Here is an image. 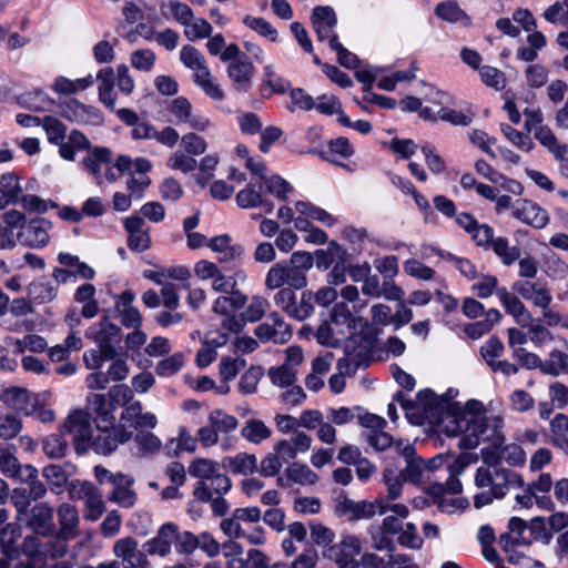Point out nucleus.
Instances as JSON below:
<instances>
[{
  "mask_svg": "<svg viewBox=\"0 0 568 568\" xmlns=\"http://www.w3.org/2000/svg\"><path fill=\"white\" fill-rule=\"evenodd\" d=\"M474 483L477 488H487L474 496L476 508L489 505L495 498H503L510 488L524 486V479L517 471L511 469H495L493 471L487 467L476 469Z\"/></svg>",
  "mask_w": 568,
  "mask_h": 568,
  "instance_id": "f257e3e1",
  "label": "nucleus"
},
{
  "mask_svg": "<svg viewBox=\"0 0 568 568\" xmlns=\"http://www.w3.org/2000/svg\"><path fill=\"white\" fill-rule=\"evenodd\" d=\"M476 459L477 457L474 454H460L453 463L448 464L447 473L449 477L446 483H436L428 487L427 493L434 496V503L438 505L440 511L453 514L465 507L464 499L447 496L446 494L455 495L462 491L463 486L459 476Z\"/></svg>",
  "mask_w": 568,
  "mask_h": 568,
  "instance_id": "f03ea898",
  "label": "nucleus"
},
{
  "mask_svg": "<svg viewBox=\"0 0 568 568\" xmlns=\"http://www.w3.org/2000/svg\"><path fill=\"white\" fill-rule=\"evenodd\" d=\"M504 419L499 415L474 416L470 433L463 436L458 446L463 449H474L481 442H487L493 448L501 447L505 443Z\"/></svg>",
  "mask_w": 568,
  "mask_h": 568,
  "instance_id": "7ed1b4c3",
  "label": "nucleus"
},
{
  "mask_svg": "<svg viewBox=\"0 0 568 568\" xmlns=\"http://www.w3.org/2000/svg\"><path fill=\"white\" fill-rule=\"evenodd\" d=\"M456 406L445 396H438L430 389L420 390L417 399L410 408L416 409V424L428 423L433 426H439L447 413Z\"/></svg>",
  "mask_w": 568,
  "mask_h": 568,
  "instance_id": "20e7f679",
  "label": "nucleus"
},
{
  "mask_svg": "<svg viewBox=\"0 0 568 568\" xmlns=\"http://www.w3.org/2000/svg\"><path fill=\"white\" fill-rule=\"evenodd\" d=\"M57 517L59 529L52 557H63L68 552L67 542L80 536V516L73 505L63 503L57 509Z\"/></svg>",
  "mask_w": 568,
  "mask_h": 568,
  "instance_id": "39448f33",
  "label": "nucleus"
},
{
  "mask_svg": "<svg viewBox=\"0 0 568 568\" xmlns=\"http://www.w3.org/2000/svg\"><path fill=\"white\" fill-rule=\"evenodd\" d=\"M62 435H72V443L78 454H84L90 449V438L93 429L91 416L83 409L71 412L60 427Z\"/></svg>",
  "mask_w": 568,
  "mask_h": 568,
  "instance_id": "423d86ee",
  "label": "nucleus"
},
{
  "mask_svg": "<svg viewBox=\"0 0 568 568\" xmlns=\"http://www.w3.org/2000/svg\"><path fill=\"white\" fill-rule=\"evenodd\" d=\"M166 111L173 118L176 125H184L187 129L201 132L210 126V120L197 113L185 97L170 100L166 104Z\"/></svg>",
  "mask_w": 568,
  "mask_h": 568,
  "instance_id": "0eeeda50",
  "label": "nucleus"
},
{
  "mask_svg": "<svg viewBox=\"0 0 568 568\" xmlns=\"http://www.w3.org/2000/svg\"><path fill=\"white\" fill-rule=\"evenodd\" d=\"M295 287H285L278 290L274 295V303L277 307L282 308L290 317L297 321H304L313 313L312 293L303 292L301 300L297 302Z\"/></svg>",
  "mask_w": 568,
  "mask_h": 568,
  "instance_id": "6e6552de",
  "label": "nucleus"
},
{
  "mask_svg": "<svg viewBox=\"0 0 568 568\" xmlns=\"http://www.w3.org/2000/svg\"><path fill=\"white\" fill-rule=\"evenodd\" d=\"M97 429L98 435H92L90 438V448L104 456L112 454L119 445L125 444L132 437V433L124 425H113L110 428L97 427Z\"/></svg>",
  "mask_w": 568,
  "mask_h": 568,
  "instance_id": "1a4fd4ad",
  "label": "nucleus"
},
{
  "mask_svg": "<svg viewBox=\"0 0 568 568\" xmlns=\"http://www.w3.org/2000/svg\"><path fill=\"white\" fill-rule=\"evenodd\" d=\"M247 296L242 292H232L231 294H224L219 296L212 306V311L215 314L224 315L222 326L230 332H239L241 324L235 316V311L241 310L245 306Z\"/></svg>",
  "mask_w": 568,
  "mask_h": 568,
  "instance_id": "9d476101",
  "label": "nucleus"
},
{
  "mask_svg": "<svg viewBox=\"0 0 568 568\" xmlns=\"http://www.w3.org/2000/svg\"><path fill=\"white\" fill-rule=\"evenodd\" d=\"M85 336L92 339L101 349H104V354L116 355V344L121 341V328L111 323L108 317H103L99 323L91 326Z\"/></svg>",
  "mask_w": 568,
  "mask_h": 568,
  "instance_id": "9b49d317",
  "label": "nucleus"
},
{
  "mask_svg": "<svg viewBox=\"0 0 568 568\" xmlns=\"http://www.w3.org/2000/svg\"><path fill=\"white\" fill-rule=\"evenodd\" d=\"M527 528V523L519 517H511L508 523V531L499 537V544L503 550L507 554V559L510 564L516 565L514 548L518 546H529L532 544Z\"/></svg>",
  "mask_w": 568,
  "mask_h": 568,
  "instance_id": "f8f14e48",
  "label": "nucleus"
},
{
  "mask_svg": "<svg viewBox=\"0 0 568 568\" xmlns=\"http://www.w3.org/2000/svg\"><path fill=\"white\" fill-rule=\"evenodd\" d=\"M112 550L122 568H146L149 566L146 554L139 548V541L133 537L128 536L115 540Z\"/></svg>",
  "mask_w": 568,
  "mask_h": 568,
  "instance_id": "ddd939ff",
  "label": "nucleus"
},
{
  "mask_svg": "<svg viewBox=\"0 0 568 568\" xmlns=\"http://www.w3.org/2000/svg\"><path fill=\"white\" fill-rule=\"evenodd\" d=\"M219 470V464L207 458H196L189 465L187 471L192 477L199 478L193 489L195 499L202 503L211 500L207 478L212 477Z\"/></svg>",
  "mask_w": 568,
  "mask_h": 568,
  "instance_id": "4468645a",
  "label": "nucleus"
},
{
  "mask_svg": "<svg viewBox=\"0 0 568 568\" xmlns=\"http://www.w3.org/2000/svg\"><path fill=\"white\" fill-rule=\"evenodd\" d=\"M337 511L341 515H348L351 520L369 519L376 514L379 516L385 515L387 513V503L383 499L355 501L345 497L338 501Z\"/></svg>",
  "mask_w": 568,
  "mask_h": 568,
  "instance_id": "2eb2a0df",
  "label": "nucleus"
},
{
  "mask_svg": "<svg viewBox=\"0 0 568 568\" xmlns=\"http://www.w3.org/2000/svg\"><path fill=\"white\" fill-rule=\"evenodd\" d=\"M60 109L61 115L71 122L92 125H100L103 122V115L99 109L77 99L67 100Z\"/></svg>",
  "mask_w": 568,
  "mask_h": 568,
  "instance_id": "dca6fc26",
  "label": "nucleus"
},
{
  "mask_svg": "<svg viewBox=\"0 0 568 568\" xmlns=\"http://www.w3.org/2000/svg\"><path fill=\"white\" fill-rule=\"evenodd\" d=\"M124 229L128 233V246L135 252L146 251L151 245L150 231L145 229L142 216L132 215L124 219Z\"/></svg>",
  "mask_w": 568,
  "mask_h": 568,
  "instance_id": "f3484780",
  "label": "nucleus"
},
{
  "mask_svg": "<svg viewBox=\"0 0 568 568\" xmlns=\"http://www.w3.org/2000/svg\"><path fill=\"white\" fill-rule=\"evenodd\" d=\"M513 216L535 229H542L549 222L548 213L527 200H518L513 206Z\"/></svg>",
  "mask_w": 568,
  "mask_h": 568,
  "instance_id": "a211bd4d",
  "label": "nucleus"
},
{
  "mask_svg": "<svg viewBox=\"0 0 568 568\" xmlns=\"http://www.w3.org/2000/svg\"><path fill=\"white\" fill-rule=\"evenodd\" d=\"M264 285L271 291L291 286L296 290L304 288L284 261L277 262L270 267L265 275Z\"/></svg>",
  "mask_w": 568,
  "mask_h": 568,
  "instance_id": "6ab92c4d",
  "label": "nucleus"
},
{
  "mask_svg": "<svg viewBox=\"0 0 568 568\" xmlns=\"http://www.w3.org/2000/svg\"><path fill=\"white\" fill-rule=\"evenodd\" d=\"M179 538V527L175 524L162 525L154 538L146 542V550L150 555L166 556L171 552L172 544Z\"/></svg>",
  "mask_w": 568,
  "mask_h": 568,
  "instance_id": "aec40b11",
  "label": "nucleus"
},
{
  "mask_svg": "<svg viewBox=\"0 0 568 568\" xmlns=\"http://www.w3.org/2000/svg\"><path fill=\"white\" fill-rule=\"evenodd\" d=\"M88 402L94 413V423L97 427L110 428L116 424L114 415L115 405L108 399L105 394H91Z\"/></svg>",
  "mask_w": 568,
  "mask_h": 568,
  "instance_id": "412c9836",
  "label": "nucleus"
},
{
  "mask_svg": "<svg viewBox=\"0 0 568 568\" xmlns=\"http://www.w3.org/2000/svg\"><path fill=\"white\" fill-rule=\"evenodd\" d=\"M473 417L469 414L457 409L456 406L447 413L440 423V432L448 436H467L470 433V425H473Z\"/></svg>",
  "mask_w": 568,
  "mask_h": 568,
  "instance_id": "4be33fe9",
  "label": "nucleus"
},
{
  "mask_svg": "<svg viewBox=\"0 0 568 568\" xmlns=\"http://www.w3.org/2000/svg\"><path fill=\"white\" fill-rule=\"evenodd\" d=\"M52 223L43 217L31 220L21 232L24 243L32 247H44L50 240L49 231Z\"/></svg>",
  "mask_w": 568,
  "mask_h": 568,
  "instance_id": "5701e85b",
  "label": "nucleus"
},
{
  "mask_svg": "<svg viewBox=\"0 0 568 568\" xmlns=\"http://www.w3.org/2000/svg\"><path fill=\"white\" fill-rule=\"evenodd\" d=\"M254 67L247 59H237L227 67V75L233 82L234 90L237 92H247L252 87Z\"/></svg>",
  "mask_w": 568,
  "mask_h": 568,
  "instance_id": "b1692460",
  "label": "nucleus"
},
{
  "mask_svg": "<svg viewBox=\"0 0 568 568\" xmlns=\"http://www.w3.org/2000/svg\"><path fill=\"white\" fill-rule=\"evenodd\" d=\"M497 296L506 312L515 318L517 324L525 327L532 322L529 311L517 295L509 292L506 287H500L497 290Z\"/></svg>",
  "mask_w": 568,
  "mask_h": 568,
  "instance_id": "393cba45",
  "label": "nucleus"
},
{
  "mask_svg": "<svg viewBox=\"0 0 568 568\" xmlns=\"http://www.w3.org/2000/svg\"><path fill=\"white\" fill-rule=\"evenodd\" d=\"M361 547L358 540L353 537L343 539L339 545L331 549V557L339 568H358L359 564L355 560L359 555Z\"/></svg>",
  "mask_w": 568,
  "mask_h": 568,
  "instance_id": "a878e982",
  "label": "nucleus"
},
{
  "mask_svg": "<svg viewBox=\"0 0 568 568\" xmlns=\"http://www.w3.org/2000/svg\"><path fill=\"white\" fill-rule=\"evenodd\" d=\"M120 419L135 429L154 428L158 424L156 416L152 413H143L142 404L135 400L128 405L121 413Z\"/></svg>",
  "mask_w": 568,
  "mask_h": 568,
  "instance_id": "bb28decb",
  "label": "nucleus"
},
{
  "mask_svg": "<svg viewBox=\"0 0 568 568\" xmlns=\"http://www.w3.org/2000/svg\"><path fill=\"white\" fill-rule=\"evenodd\" d=\"M207 246L220 254V263H230L236 261L244 253V248L240 244H232V239L227 234L217 235L212 237Z\"/></svg>",
  "mask_w": 568,
  "mask_h": 568,
  "instance_id": "cd10ccee",
  "label": "nucleus"
},
{
  "mask_svg": "<svg viewBox=\"0 0 568 568\" xmlns=\"http://www.w3.org/2000/svg\"><path fill=\"white\" fill-rule=\"evenodd\" d=\"M29 526L39 535H51L53 532V508L47 503L37 504L31 509Z\"/></svg>",
  "mask_w": 568,
  "mask_h": 568,
  "instance_id": "c85d7f7f",
  "label": "nucleus"
},
{
  "mask_svg": "<svg viewBox=\"0 0 568 568\" xmlns=\"http://www.w3.org/2000/svg\"><path fill=\"white\" fill-rule=\"evenodd\" d=\"M312 22L320 41L326 40L332 29L336 26L337 19L331 7H316L313 9Z\"/></svg>",
  "mask_w": 568,
  "mask_h": 568,
  "instance_id": "c756f323",
  "label": "nucleus"
},
{
  "mask_svg": "<svg viewBox=\"0 0 568 568\" xmlns=\"http://www.w3.org/2000/svg\"><path fill=\"white\" fill-rule=\"evenodd\" d=\"M95 286L89 283L80 285L74 293V302L82 305L81 315L93 318L99 314V302L95 298Z\"/></svg>",
  "mask_w": 568,
  "mask_h": 568,
  "instance_id": "7c9ffc66",
  "label": "nucleus"
},
{
  "mask_svg": "<svg viewBox=\"0 0 568 568\" xmlns=\"http://www.w3.org/2000/svg\"><path fill=\"white\" fill-rule=\"evenodd\" d=\"M99 81L98 93L99 101L106 108L114 110L115 108V94L113 92L115 74L112 68L101 69L95 77Z\"/></svg>",
  "mask_w": 568,
  "mask_h": 568,
  "instance_id": "2f4dec72",
  "label": "nucleus"
},
{
  "mask_svg": "<svg viewBox=\"0 0 568 568\" xmlns=\"http://www.w3.org/2000/svg\"><path fill=\"white\" fill-rule=\"evenodd\" d=\"M224 467L232 474L248 476L257 470V458L254 454L239 453L224 459Z\"/></svg>",
  "mask_w": 568,
  "mask_h": 568,
  "instance_id": "473e14b6",
  "label": "nucleus"
},
{
  "mask_svg": "<svg viewBox=\"0 0 568 568\" xmlns=\"http://www.w3.org/2000/svg\"><path fill=\"white\" fill-rule=\"evenodd\" d=\"M435 13L449 23H459L462 27H470V17L455 2H440L435 8Z\"/></svg>",
  "mask_w": 568,
  "mask_h": 568,
  "instance_id": "72a5a7b5",
  "label": "nucleus"
},
{
  "mask_svg": "<svg viewBox=\"0 0 568 568\" xmlns=\"http://www.w3.org/2000/svg\"><path fill=\"white\" fill-rule=\"evenodd\" d=\"M241 436L248 443L258 445L272 436V429L263 420L250 418L241 428Z\"/></svg>",
  "mask_w": 568,
  "mask_h": 568,
  "instance_id": "f704fd0d",
  "label": "nucleus"
},
{
  "mask_svg": "<svg viewBox=\"0 0 568 568\" xmlns=\"http://www.w3.org/2000/svg\"><path fill=\"white\" fill-rule=\"evenodd\" d=\"M346 251L332 241L326 248L315 251V264L318 270H327L333 263H343Z\"/></svg>",
  "mask_w": 568,
  "mask_h": 568,
  "instance_id": "c9c22d12",
  "label": "nucleus"
},
{
  "mask_svg": "<svg viewBox=\"0 0 568 568\" xmlns=\"http://www.w3.org/2000/svg\"><path fill=\"white\" fill-rule=\"evenodd\" d=\"M303 287L307 285L306 272L312 268L314 257L307 252H294L284 261Z\"/></svg>",
  "mask_w": 568,
  "mask_h": 568,
  "instance_id": "e433bc0d",
  "label": "nucleus"
},
{
  "mask_svg": "<svg viewBox=\"0 0 568 568\" xmlns=\"http://www.w3.org/2000/svg\"><path fill=\"white\" fill-rule=\"evenodd\" d=\"M28 295L36 302L49 303L58 296V285H54L44 277H40L30 283L28 286Z\"/></svg>",
  "mask_w": 568,
  "mask_h": 568,
  "instance_id": "4c0bfd02",
  "label": "nucleus"
},
{
  "mask_svg": "<svg viewBox=\"0 0 568 568\" xmlns=\"http://www.w3.org/2000/svg\"><path fill=\"white\" fill-rule=\"evenodd\" d=\"M8 399L11 406L30 416L36 412L37 398L26 388L14 387L8 390Z\"/></svg>",
  "mask_w": 568,
  "mask_h": 568,
  "instance_id": "58836bf2",
  "label": "nucleus"
},
{
  "mask_svg": "<svg viewBox=\"0 0 568 568\" xmlns=\"http://www.w3.org/2000/svg\"><path fill=\"white\" fill-rule=\"evenodd\" d=\"M180 61L185 68L193 70V73H204L210 70L203 53L191 44L182 47L180 51Z\"/></svg>",
  "mask_w": 568,
  "mask_h": 568,
  "instance_id": "ea45409f",
  "label": "nucleus"
},
{
  "mask_svg": "<svg viewBox=\"0 0 568 568\" xmlns=\"http://www.w3.org/2000/svg\"><path fill=\"white\" fill-rule=\"evenodd\" d=\"M285 476L288 481L298 485H314L318 476L307 465L292 463L285 468Z\"/></svg>",
  "mask_w": 568,
  "mask_h": 568,
  "instance_id": "a19ab883",
  "label": "nucleus"
},
{
  "mask_svg": "<svg viewBox=\"0 0 568 568\" xmlns=\"http://www.w3.org/2000/svg\"><path fill=\"white\" fill-rule=\"evenodd\" d=\"M19 479L28 485L27 491L32 500H38L45 496L48 489L39 479L38 469L32 465L24 466V474Z\"/></svg>",
  "mask_w": 568,
  "mask_h": 568,
  "instance_id": "79ce46f5",
  "label": "nucleus"
},
{
  "mask_svg": "<svg viewBox=\"0 0 568 568\" xmlns=\"http://www.w3.org/2000/svg\"><path fill=\"white\" fill-rule=\"evenodd\" d=\"M490 248L505 266L513 265L520 257V248L517 245L510 246L507 237H496Z\"/></svg>",
  "mask_w": 568,
  "mask_h": 568,
  "instance_id": "37998d69",
  "label": "nucleus"
},
{
  "mask_svg": "<svg viewBox=\"0 0 568 568\" xmlns=\"http://www.w3.org/2000/svg\"><path fill=\"white\" fill-rule=\"evenodd\" d=\"M163 9L164 17L173 18L182 27H187L193 21V10L181 1H170Z\"/></svg>",
  "mask_w": 568,
  "mask_h": 568,
  "instance_id": "c03bdc74",
  "label": "nucleus"
},
{
  "mask_svg": "<svg viewBox=\"0 0 568 568\" xmlns=\"http://www.w3.org/2000/svg\"><path fill=\"white\" fill-rule=\"evenodd\" d=\"M267 374L272 384L281 388L291 387L296 381V371L287 363L271 367Z\"/></svg>",
  "mask_w": 568,
  "mask_h": 568,
  "instance_id": "a18cd8bd",
  "label": "nucleus"
},
{
  "mask_svg": "<svg viewBox=\"0 0 568 568\" xmlns=\"http://www.w3.org/2000/svg\"><path fill=\"white\" fill-rule=\"evenodd\" d=\"M194 83L211 99L221 101L224 99V91L213 81L211 70L204 73H193Z\"/></svg>",
  "mask_w": 568,
  "mask_h": 568,
  "instance_id": "49530a36",
  "label": "nucleus"
},
{
  "mask_svg": "<svg viewBox=\"0 0 568 568\" xmlns=\"http://www.w3.org/2000/svg\"><path fill=\"white\" fill-rule=\"evenodd\" d=\"M541 371L551 376L568 373V354L554 349L541 365Z\"/></svg>",
  "mask_w": 568,
  "mask_h": 568,
  "instance_id": "de8ad7c7",
  "label": "nucleus"
},
{
  "mask_svg": "<svg viewBox=\"0 0 568 568\" xmlns=\"http://www.w3.org/2000/svg\"><path fill=\"white\" fill-rule=\"evenodd\" d=\"M209 424H211L217 435L220 433H231L236 429L239 422L235 416L229 415L221 409H214L209 414Z\"/></svg>",
  "mask_w": 568,
  "mask_h": 568,
  "instance_id": "09e8293b",
  "label": "nucleus"
},
{
  "mask_svg": "<svg viewBox=\"0 0 568 568\" xmlns=\"http://www.w3.org/2000/svg\"><path fill=\"white\" fill-rule=\"evenodd\" d=\"M133 479L129 477V483H118L110 496V500L119 504L121 507L130 508L135 505L138 496L134 490L130 488Z\"/></svg>",
  "mask_w": 568,
  "mask_h": 568,
  "instance_id": "8fccbe9b",
  "label": "nucleus"
},
{
  "mask_svg": "<svg viewBox=\"0 0 568 568\" xmlns=\"http://www.w3.org/2000/svg\"><path fill=\"white\" fill-rule=\"evenodd\" d=\"M42 475L45 478L50 489L54 493H60L68 481L67 471L60 465H48L42 469Z\"/></svg>",
  "mask_w": 568,
  "mask_h": 568,
  "instance_id": "3c124183",
  "label": "nucleus"
},
{
  "mask_svg": "<svg viewBox=\"0 0 568 568\" xmlns=\"http://www.w3.org/2000/svg\"><path fill=\"white\" fill-rule=\"evenodd\" d=\"M184 365V355L174 353L155 365V373L161 377H170L178 374Z\"/></svg>",
  "mask_w": 568,
  "mask_h": 568,
  "instance_id": "603ef678",
  "label": "nucleus"
},
{
  "mask_svg": "<svg viewBox=\"0 0 568 568\" xmlns=\"http://www.w3.org/2000/svg\"><path fill=\"white\" fill-rule=\"evenodd\" d=\"M105 511V504L101 491L97 487L84 500V518L89 521H97Z\"/></svg>",
  "mask_w": 568,
  "mask_h": 568,
  "instance_id": "864d4df0",
  "label": "nucleus"
},
{
  "mask_svg": "<svg viewBox=\"0 0 568 568\" xmlns=\"http://www.w3.org/2000/svg\"><path fill=\"white\" fill-rule=\"evenodd\" d=\"M263 187L266 193L276 196L281 201H285L288 192L292 191L290 183L278 175L266 176L261 184V189Z\"/></svg>",
  "mask_w": 568,
  "mask_h": 568,
  "instance_id": "5fc2aeb1",
  "label": "nucleus"
},
{
  "mask_svg": "<svg viewBox=\"0 0 568 568\" xmlns=\"http://www.w3.org/2000/svg\"><path fill=\"white\" fill-rule=\"evenodd\" d=\"M168 168L181 171L186 174L193 172L197 166V161L185 151H175L166 162Z\"/></svg>",
  "mask_w": 568,
  "mask_h": 568,
  "instance_id": "6e6d98bb",
  "label": "nucleus"
},
{
  "mask_svg": "<svg viewBox=\"0 0 568 568\" xmlns=\"http://www.w3.org/2000/svg\"><path fill=\"white\" fill-rule=\"evenodd\" d=\"M42 448L48 457L58 459L65 455L68 443L62 434H51L43 439Z\"/></svg>",
  "mask_w": 568,
  "mask_h": 568,
  "instance_id": "4d7b16f0",
  "label": "nucleus"
},
{
  "mask_svg": "<svg viewBox=\"0 0 568 568\" xmlns=\"http://www.w3.org/2000/svg\"><path fill=\"white\" fill-rule=\"evenodd\" d=\"M212 31V26L205 19L195 18L194 16L193 21L187 27H184V36L190 41L209 38Z\"/></svg>",
  "mask_w": 568,
  "mask_h": 568,
  "instance_id": "13d9d810",
  "label": "nucleus"
},
{
  "mask_svg": "<svg viewBox=\"0 0 568 568\" xmlns=\"http://www.w3.org/2000/svg\"><path fill=\"white\" fill-rule=\"evenodd\" d=\"M156 61V55L151 49H139L131 53V65L143 72H150Z\"/></svg>",
  "mask_w": 568,
  "mask_h": 568,
  "instance_id": "bf43d9fd",
  "label": "nucleus"
},
{
  "mask_svg": "<svg viewBox=\"0 0 568 568\" xmlns=\"http://www.w3.org/2000/svg\"><path fill=\"white\" fill-rule=\"evenodd\" d=\"M424 471V459L416 458L408 460L398 474L404 481L418 485L423 481Z\"/></svg>",
  "mask_w": 568,
  "mask_h": 568,
  "instance_id": "052dcab7",
  "label": "nucleus"
},
{
  "mask_svg": "<svg viewBox=\"0 0 568 568\" xmlns=\"http://www.w3.org/2000/svg\"><path fill=\"white\" fill-rule=\"evenodd\" d=\"M243 23L247 28L252 29L253 31L257 32L258 34L267 38L273 42L277 39V31L264 18L245 16L243 18Z\"/></svg>",
  "mask_w": 568,
  "mask_h": 568,
  "instance_id": "680f3d73",
  "label": "nucleus"
},
{
  "mask_svg": "<svg viewBox=\"0 0 568 568\" xmlns=\"http://www.w3.org/2000/svg\"><path fill=\"white\" fill-rule=\"evenodd\" d=\"M22 429V420L14 414H7L0 417V438L4 440L12 439L19 435Z\"/></svg>",
  "mask_w": 568,
  "mask_h": 568,
  "instance_id": "e2e57ef3",
  "label": "nucleus"
},
{
  "mask_svg": "<svg viewBox=\"0 0 568 568\" xmlns=\"http://www.w3.org/2000/svg\"><path fill=\"white\" fill-rule=\"evenodd\" d=\"M544 19L552 24L561 23L568 27V0L555 2L542 13Z\"/></svg>",
  "mask_w": 568,
  "mask_h": 568,
  "instance_id": "0e129e2a",
  "label": "nucleus"
},
{
  "mask_svg": "<svg viewBox=\"0 0 568 568\" xmlns=\"http://www.w3.org/2000/svg\"><path fill=\"white\" fill-rule=\"evenodd\" d=\"M236 203L242 209H253L264 205V200L258 191L252 184L236 194Z\"/></svg>",
  "mask_w": 568,
  "mask_h": 568,
  "instance_id": "69168bd1",
  "label": "nucleus"
},
{
  "mask_svg": "<svg viewBox=\"0 0 568 568\" xmlns=\"http://www.w3.org/2000/svg\"><path fill=\"white\" fill-rule=\"evenodd\" d=\"M545 272L554 280H564L568 275V264L557 254L551 253L545 261Z\"/></svg>",
  "mask_w": 568,
  "mask_h": 568,
  "instance_id": "338daca9",
  "label": "nucleus"
},
{
  "mask_svg": "<svg viewBox=\"0 0 568 568\" xmlns=\"http://www.w3.org/2000/svg\"><path fill=\"white\" fill-rule=\"evenodd\" d=\"M481 81L496 90H503L506 87L504 72L495 67L484 65L479 69Z\"/></svg>",
  "mask_w": 568,
  "mask_h": 568,
  "instance_id": "774afa93",
  "label": "nucleus"
}]
</instances>
